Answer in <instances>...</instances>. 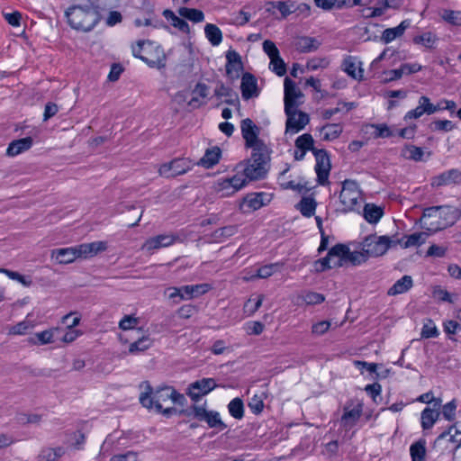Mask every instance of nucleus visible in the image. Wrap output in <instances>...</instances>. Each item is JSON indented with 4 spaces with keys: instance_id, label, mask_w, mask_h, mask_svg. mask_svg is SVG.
Returning a JSON list of instances; mask_svg holds the SVG:
<instances>
[{
    "instance_id": "obj_1",
    "label": "nucleus",
    "mask_w": 461,
    "mask_h": 461,
    "mask_svg": "<svg viewBox=\"0 0 461 461\" xmlns=\"http://www.w3.org/2000/svg\"><path fill=\"white\" fill-rule=\"evenodd\" d=\"M144 392L140 395V402L143 407L155 410L166 416H170L176 412L174 408L175 403L182 404L185 396L178 393L174 388L167 386L152 391L149 384H146Z\"/></svg>"
},
{
    "instance_id": "obj_2",
    "label": "nucleus",
    "mask_w": 461,
    "mask_h": 461,
    "mask_svg": "<svg viewBox=\"0 0 461 461\" xmlns=\"http://www.w3.org/2000/svg\"><path fill=\"white\" fill-rule=\"evenodd\" d=\"M459 214L450 206H432L423 210L420 218L421 227L430 232H436L453 225Z\"/></svg>"
},
{
    "instance_id": "obj_3",
    "label": "nucleus",
    "mask_w": 461,
    "mask_h": 461,
    "mask_svg": "<svg viewBox=\"0 0 461 461\" xmlns=\"http://www.w3.org/2000/svg\"><path fill=\"white\" fill-rule=\"evenodd\" d=\"M66 17L73 29L83 32L94 29L101 19L98 8L91 4L70 6Z\"/></svg>"
},
{
    "instance_id": "obj_4",
    "label": "nucleus",
    "mask_w": 461,
    "mask_h": 461,
    "mask_svg": "<svg viewBox=\"0 0 461 461\" xmlns=\"http://www.w3.org/2000/svg\"><path fill=\"white\" fill-rule=\"evenodd\" d=\"M132 55L149 68L161 69L166 67L167 56L162 47L151 41H138L131 45Z\"/></svg>"
},
{
    "instance_id": "obj_5",
    "label": "nucleus",
    "mask_w": 461,
    "mask_h": 461,
    "mask_svg": "<svg viewBox=\"0 0 461 461\" xmlns=\"http://www.w3.org/2000/svg\"><path fill=\"white\" fill-rule=\"evenodd\" d=\"M270 152L268 149L252 150L251 158L243 168V177L249 180H258L265 177L269 168Z\"/></svg>"
},
{
    "instance_id": "obj_6",
    "label": "nucleus",
    "mask_w": 461,
    "mask_h": 461,
    "mask_svg": "<svg viewBox=\"0 0 461 461\" xmlns=\"http://www.w3.org/2000/svg\"><path fill=\"white\" fill-rule=\"evenodd\" d=\"M339 202L343 212H353L360 207L363 202V194L357 181L346 179L342 182Z\"/></svg>"
},
{
    "instance_id": "obj_7",
    "label": "nucleus",
    "mask_w": 461,
    "mask_h": 461,
    "mask_svg": "<svg viewBox=\"0 0 461 461\" xmlns=\"http://www.w3.org/2000/svg\"><path fill=\"white\" fill-rule=\"evenodd\" d=\"M402 241L394 236L368 235L362 242V249L367 253L369 258H376L384 255L390 248L395 247Z\"/></svg>"
},
{
    "instance_id": "obj_8",
    "label": "nucleus",
    "mask_w": 461,
    "mask_h": 461,
    "mask_svg": "<svg viewBox=\"0 0 461 461\" xmlns=\"http://www.w3.org/2000/svg\"><path fill=\"white\" fill-rule=\"evenodd\" d=\"M348 247L344 244L333 246L327 256L315 262L317 271H324L329 268L340 267L347 264Z\"/></svg>"
},
{
    "instance_id": "obj_9",
    "label": "nucleus",
    "mask_w": 461,
    "mask_h": 461,
    "mask_svg": "<svg viewBox=\"0 0 461 461\" xmlns=\"http://www.w3.org/2000/svg\"><path fill=\"white\" fill-rule=\"evenodd\" d=\"M242 138L245 140V146L252 150H262L268 149L262 140L258 138L259 128L249 118H246L240 122Z\"/></svg>"
},
{
    "instance_id": "obj_10",
    "label": "nucleus",
    "mask_w": 461,
    "mask_h": 461,
    "mask_svg": "<svg viewBox=\"0 0 461 461\" xmlns=\"http://www.w3.org/2000/svg\"><path fill=\"white\" fill-rule=\"evenodd\" d=\"M247 184L243 175L236 174L231 177L219 179L215 184L214 189L221 197H229L242 189Z\"/></svg>"
},
{
    "instance_id": "obj_11",
    "label": "nucleus",
    "mask_w": 461,
    "mask_h": 461,
    "mask_svg": "<svg viewBox=\"0 0 461 461\" xmlns=\"http://www.w3.org/2000/svg\"><path fill=\"white\" fill-rule=\"evenodd\" d=\"M285 133L294 135L303 130L310 122L309 115L298 108L291 109L289 113H285Z\"/></svg>"
},
{
    "instance_id": "obj_12",
    "label": "nucleus",
    "mask_w": 461,
    "mask_h": 461,
    "mask_svg": "<svg viewBox=\"0 0 461 461\" xmlns=\"http://www.w3.org/2000/svg\"><path fill=\"white\" fill-rule=\"evenodd\" d=\"M193 413L194 418L201 421H204L210 428L223 430L226 425L221 420L220 413L215 411H208L204 405H195L193 407Z\"/></svg>"
},
{
    "instance_id": "obj_13",
    "label": "nucleus",
    "mask_w": 461,
    "mask_h": 461,
    "mask_svg": "<svg viewBox=\"0 0 461 461\" xmlns=\"http://www.w3.org/2000/svg\"><path fill=\"white\" fill-rule=\"evenodd\" d=\"M314 157L316 160L315 172L317 174V181L320 185H325L329 183L331 167L330 157L324 149H314Z\"/></svg>"
},
{
    "instance_id": "obj_14",
    "label": "nucleus",
    "mask_w": 461,
    "mask_h": 461,
    "mask_svg": "<svg viewBox=\"0 0 461 461\" xmlns=\"http://www.w3.org/2000/svg\"><path fill=\"white\" fill-rule=\"evenodd\" d=\"M284 88L285 113H289L291 109L298 108L299 104H301V102L298 100L301 99L303 95L302 91L296 86V84L289 77L285 79Z\"/></svg>"
},
{
    "instance_id": "obj_15",
    "label": "nucleus",
    "mask_w": 461,
    "mask_h": 461,
    "mask_svg": "<svg viewBox=\"0 0 461 461\" xmlns=\"http://www.w3.org/2000/svg\"><path fill=\"white\" fill-rule=\"evenodd\" d=\"M270 202L269 194L264 192L248 194L240 204V209L245 212H251L267 205Z\"/></svg>"
},
{
    "instance_id": "obj_16",
    "label": "nucleus",
    "mask_w": 461,
    "mask_h": 461,
    "mask_svg": "<svg viewBox=\"0 0 461 461\" xmlns=\"http://www.w3.org/2000/svg\"><path fill=\"white\" fill-rule=\"evenodd\" d=\"M217 386L214 379L203 378L192 383L188 387L187 394L194 401L198 402L202 396L209 393Z\"/></svg>"
},
{
    "instance_id": "obj_17",
    "label": "nucleus",
    "mask_w": 461,
    "mask_h": 461,
    "mask_svg": "<svg viewBox=\"0 0 461 461\" xmlns=\"http://www.w3.org/2000/svg\"><path fill=\"white\" fill-rule=\"evenodd\" d=\"M241 95L244 100L256 98L260 95V88L258 85V79L251 73H244L240 83Z\"/></svg>"
},
{
    "instance_id": "obj_18",
    "label": "nucleus",
    "mask_w": 461,
    "mask_h": 461,
    "mask_svg": "<svg viewBox=\"0 0 461 461\" xmlns=\"http://www.w3.org/2000/svg\"><path fill=\"white\" fill-rule=\"evenodd\" d=\"M226 75L231 80L238 79L243 71L240 55L235 50L226 52Z\"/></svg>"
},
{
    "instance_id": "obj_19",
    "label": "nucleus",
    "mask_w": 461,
    "mask_h": 461,
    "mask_svg": "<svg viewBox=\"0 0 461 461\" xmlns=\"http://www.w3.org/2000/svg\"><path fill=\"white\" fill-rule=\"evenodd\" d=\"M119 328L122 330V333L119 335L120 339L124 342H130L131 339H135V336L130 333L141 334L144 330L142 325H140L139 319H121L119 322Z\"/></svg>"
},
{
    "instance_id": "obj_20",
    "label": "nucleus",
    "mask_w": 461,
    "mask_h": 461,
    "mask_svg": "<svg viewBox=\"0 0 461 461\" xmlns=\"http://www.w3.org/2000/svg\"><path fill=\"white\" fill-rule=\"evenodd\" d=\"M176 237L173 234H161L156 237L148 239L143 246L142 249L152 251L161 248H167L175 243Z\"/></svg>"
},
{
    "instance_id": "obj_21",
    "label": "nucleus",
    "mask_w": 461,
    "mask_h": 461,
    "mask_svg": "<svg viewBox=\"0 0 461 461\" xmlns=\"http://www.w3.org/2000/svg\"><path fill=\"white\" fill-rule=\"evenodd\" d=\"M185 162L184 159H174L169 163L160 166L158 173L165 177H173L185 173Z\"/></svg>"
},
{
    "instance_id": "obj_22",
    "label": "nucleus",
    "mask_w": 461,
    "mask_h": 461,
    "mask_svg": "<svg viewBox=\"0 0 461 461\" xmlns=\"http://www.w3.org/2000/svg\"><path fill=\"white\" fill-rule=\"evenodd\" d=\"M362 414V405L357 403L354 406H347L344 409V413L341 417V425L347 429H351L356 425Z\"/></svg>"
},
{
    "instance_id": "obj_23",
    "label": "nucleus",
    "mask_w": 461,
    "mask_h": 461,
    "mask_svg": "<svg viewBox=\"0 0 461 461\" xmlns=\"http://www.w3.org/2000/svg\"><path fill=\"white\" fill-rule=\"evenodd\" d=\"M51 258L59 264H69L79 258L77 247L57 249L52 250Z\"/></svg>"
},
{
    "instance_id": "obj_24",
    "label": "nucleus",
    "mask_w": 461,
    "mask_h": 461,
    "mask_svg": "<svg viewBox=\"0 0 461 461\" xmlns=\"http://www.w3.org/2000/svg\"><path fill=\"white\" fill-rule=\"evenodd\" d=\"M77 247L79 258H91L97 255L99 252L106 250L107 244L105 241H94L90 243H83Z\"/></svg>"
},
{
    "instance_id": "obj_25",
    "label": "nucleus",
    "mask_w": 461,
    "mask_h": 461,
    "mask_svg": "<svg viewBox=\"0 0 461 461\" xmlns=\"http://www.w3.org/2000/svg\"><path fill=\"white\" fill-rule=\"evenodd\" d=\"M212 289L211 284L202 283L197 285H188L182 286V292L184 293V299L191 300L194 298L200 297Z\"/></svg>"
},
{
    "instance_id": "obj_26",
    "label": "nucleus",
    "mask_w": 461,
    "mask_h": 461,
    "mask_svg": "<svg viewBox=\"0 0 461 461\" xmlns=\"http://www.w3.org/2000/svg\"><path fill=\"white\" fill-rule=\"evenodd\" d=\"M33 140L31 137L13 140L7 149L6 154L10 157H15L24 151L30 149L32 146Z\"/></svg>"
},
{
    "instance_id": "obj_27",
    "label": "nucleus",
    "mask_w": 461,
    "mask_h": 461,
    "mask_svg": "<svg viewBox=\"0 0 461 461\" xmlns=\"http://www.w3.org/2000/svg\"><path fill=\"white\" fill-rule=\"evenodd\" d=\"M129 343V352L136 354L148 349L151 346V339L149 338L147 330H144L141 334L135 336V339H131Z\"/></svg>"
},
{
    "instance_id": "obj_28",
    "label": "nucleus",
    "mask_w": 461,
    "mask_h": 461,
    "mask_svg": "<svg viewBox=\"0 0 461 461\" xmlns=\"http://www.w3.org/2000/svg\"><path fill=\"white\" fill-rule=\"evenodd\" d=\"M409 27L410 22L408 20H404L396 27L385 29L382 33L381 40L386 44L390 43L396 38L403 35L405 30Z\"/></svg>"
},
{
    "instance_id": "obj_29",
    "label": "nucleus",
    "mask_w": 461,
    "mask_h": 461,
    "mask_svg": "<svg viewBox=\"0 0 461 461\" xmlns=\"http://www.w3.org/2000/svg\"><path fill=\"white\" fill-rule=\"evenodd\" d=\"M342 69L354 79H361L363 77V70L354 57L348 56L343 60Z\"/></svg>"
},
{
    "instance_id": "obj_30",
    "label": "nucleus",
    "mask_w": 461,
    "mask_h": 461,
    "mask_svg": "<svg viewBox=\"0 0 461 461\" xmlns=\"http://www.w3.org/2000/svg\"><path fill=\"white\" fill-rule=\"evenodd\" d=\"M221 151L219 147H212L206 149L204 155L201 158L199 165L205 168H211L215 166L221 158Z\"/></svg>"
},
{
    "instance_id": "obj_31",
    "label": "nucleus",
    "mask_w": 461,
    "mask_h": 461,
    "mask_svg": "<svg viewBox=\"0 0 461 461\" xmlns=\"http://www.w3.org/2000/svg\"><path fill=\"white\" fill-rule=\"evenodd\" d=\"M342 131L343 127L339 123H327L320 129L321 139L326 141L338 139Z\"/></svg>"
},
{
    "instance_id": "obj_32",
    "label": "nucleus",
    "mask_w": 461,
    "mask_h": 461,
    "mask_svg": "<svg viewBox=\"0 0 461 461\" xmlns=\"http://www.w3.org/2000/svg\"><path fill=\"white\" fill-rule=\"evenodd\" d=\"M413 285V281L411 276H403L401 279L397 280L393 285L388 290L389 295L402 294L409 291Z\"/></svg>"
},
{
    "instance_id": "obj_33",
    "label": "nucleus",
    "mask_w": 461,
    "mask_h": 461,
    "mask_svg": "<svg viewBox=\"0 0 461 461\" xmlns=\"http://www.w3.org/2000/svg\"><path fill=\"white\" fill-rule=\"evenodd\" d=\"M426 238L427 234L425 232H415L410 235H405L401 239L402 241L401 243H397V245H401L403 249L419 247L425 243Z\"/></svg>"
},
{
    "instance_id": "obj_34",
    "label": "nucleus",
    "mask_w": 461,
    "mask_h": 461,
    "mask_svg": "<svg viewBox=\"0 0 461 461\" xmlns=\"http://www.w3.org/2000/svg\"><path fill=\"white\" fill-rule=\"evenodd\" d=\"M163 16L173 27L178 29L180 32L185 33H188L190 32L189 24L185 20L176 15L173 11L168 9L164 10Z\"/></svg>"
},
{
    "instance_id": "obj_35",
    "label": "nucleus",
    "mask_w": 461,
    "mask_h": 461,
    "mask_svg": "<svg viewBox=\"0 0 461 461\" xmlns=\"http://www.w3.org/2000/svg\"><path fill=\"white\" fill-rule=\"evenodd\" d=\"M438 408H425L420 416L421 427L423 429H429L433 427L439 417Z\"/></svg>"
},
{
    "instance_id": "obj_36",
    "label": "nucleus",
    "mask_w": 461,
    "mask_h": 461,
    "mask_svg": "<svg viewBox=\"0 0 461 461\" xmlns=\"http://www.w3.org/2000/svg\"><path fill=\"white\" fill-rule=\"evenodd\" d=\"M204 33L212 46H218L222 41V32L215 24L207 23L204 27Z\"/></svg>"
},
{
    "instance_id": "obj_37",
    "label": "nucleus",
    "mask_w": 461,
    "mask_h": 461,
    "mask_svg": "<svg viewBox=\"0 0 461 461\" xmlns=\"http://www.w3.org/2000/svg\"><path fill=\"white\" fill-rule=\"evenodd\" d=\"M79 321L80 319H73L72 323L67 325V330L65 332L60 329L59 339L65 342H72L81 335L83 332L75 329V327L79 324Z\"/></svg>"
},
{
    "instance_id": "obj_38",
    "label": "nucleus",
    "mask_w": 461,
    "mask_h": 461,
    "mask_svg": "<svg viewBox=\"0 0 461 461\" xmlns=\"http://www.w3.org/2000/svg\"><path fill=\"white\" fill-rule=\"evenodd\" d=\"M460 177L461 173L457 169H450L437 176L432 184L436 185H446L452 182H456Z\"/></svg>"
},
{
    "instance_id": "obj_39",
    "label": "nucleus",
    "mask_w": 461,
    "mask_h": 461,
    "mask_svg": "<svg viewBox=\"0 0 461 461\" xmlns=\"http://www.w3.org/2000/svg\"><path fill=\"white\" fill-rule=\"evenodd\" d=\"M382 216H383V210L380 207H378L373 203H366L365 205L364 218L369 223L378 222Z\"/></svg>"
},
{
    "instance_id": "obj_40",
    "label": "nucleus",
    "mask_w": 461,
    "mask_h": 461,
    "mask_svg": "<svg viewBox=\"0 0 461 461\" xmlns=\"http://www.w3.org/2000/svg\"><path fill=\"white\" fill-rule=\"evenodd\" d=\"M438 37L431 32H427L422 34L413 37V43L421 45L427 49H432L438 41Z\"/></svg>"
},
{
    "instance_id": "obj_41",
    "label": "nucleus",
    "mask_w": 461,
    "mask_h": 461,
    "mask_svg": "<svg viewBox=\"0 0 461 461\" xmlns=\"http://www.w3.org/2000/svg\"><path fill=\"white\" fill-rule=\"evenodd\" d=\"M35 338L38 339V343L41 345L54 342L60 338V328L36 333Z\"/></svg>"
},
{
    "instance_id": "obj_42",
    "label": "nucleus",
    "mask_w": 461,
    "mask_h": 461,
    "mask_svg": "<svg viewBox=\"0 0 461 461\" xmlns=\"http://www.w3.org/2000/svg\"><path fill=\"white\" fill-rule=\"evenodd\" d=\"M314 140L310 133H304L299 136L295 140V147L299 151L307 152L309 150L312 151L314 154Z\"/></svg>"
},
{
    "instance_id": "obj_43",
    "label": "nucleus",
    "mask_w": 461,
    "mask_h": 461,
    "mask_svg": "<svg viewBox=\"0 0 461 461\" xmlns=\"http://www.w3.org/2000/svg\"><path fill=\"white\" fill-rule=\"evenodd\" d=\"M401 155L410 160L420 161L424 155V151L421 148L414 145H405L402 149Z\"/></svg>"
},
{
    "instance_id": "obj_44",
    "label": "nucleus",
    "mask_w": 461,
    "mask_h": 461,
    "mask_svg": "<svg viewBox=\"0 0 461 461\" xmlns=\"http://www.w3.org/2000/svg\"><path fill=\"white\" fill-rule=\"evenodd\" d=\"M180 16L193 22L201 23L204 20V14L201 10L194 8L180 7L178 9Z\"/></svg>"
},
{
    "instance_id": "obj_45",
    "label": "nucleus",
    "mask_w": 461,
    "mask_h": 461,
    "mask_svg": "<svg viewBox=\"0 0 461 461\" xmlns=\"http://www.w3.org/2000/svg\"><path fill=\"white\" fill-rule=\"evenodd\" d=\"M269 5L277 9L283 18H286L296 10L295 3L293 1H273Z\"/></svg>"
},
{
    "instance_id": "obj_46",
    "label": "nucleus",
    "mask_w": 461,
    "mask_h": 461,
    "mask_svg": "<svg viewBox=\"0 0 461 461\" xmlns=\"http://www.w3.org/2000/svg\"><path fill=\"white\" fill-rule=\"evenodd\" d=\"M411 461H424L426 456L425 441L420 440L410 447Z\"/></svg>"
},
{
    "instance_id": "obj_47",
    "label": "nucleus",
    "mask_w": 461,
    "mask_h": 461,
    "mask_svg": "<svg viewBox=\"0 0 461 461\" xmlns=\"http://www.w3.org/2000/svg\"><path fill=\"white\" fill-rule=\"evenodd\" d=\"M64 453L65 451L62 447L45 448L41 450L39 461H57Z\"/></svg>"
},
{
    "instance_id": "obj_48",
    "label": "nucleus",
    "mask_w": 461,
    "mask_h": 461,
    "mask_svg": "<svg viewBox=\"0 0 461 461\" xmlns=\"http://www.w3.org/2000/svg\"><path fill=\"white\" fill-rule=\"evenodd\" d=\"M278 268V264H269L259 267L257 273L249 277H244L245 281L253 280L254 278H267L271 276Z\"/></svg>"
},
{
    "instance_id": "obj_49",
    "label": "nucleus",
    "mask_w": 461,
    "mask_h": 461,
    "mask_svg": "<svg viewBox=\"0 0 461 461\" xmlns=\"http://www.w3.org/2000/svg\"><path fill=\"white\" fill-rule=\"evenodd\" d=\"M320 45V41L312 37H302L298 41V47L303 52L314 51Z\"/></svg>"
},
{
    "instance_id": "obj_50",
    "label": "nucleus",
    "mask_w": 461,
    "mask_h": 461,
    "mask_svg": "<svg viewBox=\"0 0 461 461\" xmlns=\"http://www.w3.org/2000/svg\"><path fill=\"white\" fill-rule=\"evenodd\" d=\"M228 410L230 414L237 419L240 420L244 415V405L243 402L240 398H234L228 404Z\"/></svg>"
},
{
    "instance_id": "obj_51",
    "label": "nucleus",
    "mask_w": 461,
    "mask_h": 461,
    "mask_svg": "<svg viewBox=\"0 0 461 461\" xmlns=\"http://www.w3.org/2000/svg\"><path fill=\"white\" fill-rule=\"evenodd\" d=\"M441 18L447 23L454 26H461V11L443 10L440 14Z\"/></svg>"
},
{
    "instance_id": "obj_52",
    "label": "nucleus",
    "mask_w": 461,
    "mask_h": 461,
    "mask_svg": "<svg viewBox=\"0 0 461 461\" xmlns=\"http://www.w3.org/2000/svg\"><path fill=\"white\" fill-rule=\"evenodd\" d=\"M301 213L305 217H311L314 214L316 209V203L312 198L304 197L299 204Z\"/></svg>"
},
{
    "instance_id": "obj_53",
    "label": "nucleus",
    "mask_w": 461,
    "mask_h": 461,
    "mask_svg": "<svg viewBox=\"0 0 461 461\" xmlns=\"http://www.w3.org/2000/svg\"><path fill=\"white\" fill-rule=\"evenodd\" d=\"M125 439V438L116 437L115 434H111L104 440L102 450L108 451L110 448L119 449L120 447L125 445V442H123Z\"/></svg>"
},
{
    "instance_id": "obj_54",
    "label": "nucleus",
    "mask_w": 461,
    "mask_h": 461,
    "mask_svg": "<svg viewBox=\"0 0 461 461\" xmlns=\"http://www.w3.org/2000/svg\"><path fill=\"white\" fill-rule=\"evenodd\" d=\"M269 68L279 77L286 73V65L280 57V54L270 59Z\"/></svg>"
},
{
    "instance_id": "obj_55",
    "label": "nucleus",
    "mask_w": 461,
    "mask_h": 461,
    "mask_svg": "<svg viewBox=\"0 0 461 461\" xmlns=\"http://www.w3.org/2000/svg\"><path fill=\"white\" fill-rule=\"evenodd\" d=\"M430 128L433 131L448 132L456 128V124L449 120H435Z\"/></svg>"
},
{
    "instance_id": "obj_56",
    "label": "nucleus",
    "mask_w": 461,
    "mask_h": 461,
    "mask_svg": "<svg viewBox=\"0 0 461 461\" xmlns=\"http://www.w3.org/2000/svg\"><path fill=\"white\" fill-rule=\"evenodd\" d=\"M34 325L28 320H23L9 329V333L14 335H24L33 329Z\"/></svg>"
},
{
    "instance_id": "obj_57",
    "label": "nucleus",
    "mask_w": 461,
    "mask_h": 461,
    "mask_svg": "<svg viewBox=\"0 0 461 461\" xmlns=\"http://www.w3.org/2000/svg\"><path fill=\"white\" fill-rule=\"evenodd\" d=\"M354 107L353 103H339L335 108L325 109L322 112V117L325 120H330L333 115L339 113L343 109L348 112Z\"/></svg>"
},
{
    "instance_id": "obj_58",
    "label": "nucleus",
    "mask_w": 461,
    "mask_h": 461,
    "mask_svg": "<svg viewBox=\"0 0 461 461\" xmlns=\"http://www.w3.org/2000/svg\"><path fill=\"white\" fill-rule=\"evenodd\" d=\"M368 255L366 251H350L348 249L347 263H351L354 266L361 265L368 259Z\"/></svg>"
},
{
    "instance_id": "obj_59",
    "label": "nucleus",
    "mask_w": 461,
    "mask_h": 461,
    "mask_svg": "<svg viewBox=\"0 0 461 461\" xmlns=\"http://www.w3.org/2000/svg\"><path fill=\"white\" fill-rule=\"evenodd\" d=\"M372 129H374V131L372 132V135L374 138H388L393 136V131L391 129L384 123L381 124H370Z\"/></svg>"
},
{
    "instance_id": "obj_60",
    "label": "nucleus",
    "mask_w": 461,
    "mask_h": 461,
    "mask_svg": "<svg viewBox=\"0 0 461 461\" xmlns=\"http://www.w3.org/2000/svg\"><path fill=\"white\" fill-rule=\"evenodd\" d=\"M214 95L218 98L224 97L225 98L224 102L227 104H233V100H231V98L233 96V91L231 88L224 86L223 84H221L216 86V88L214 90Z\"/></svg>"
},
{
    "instance_id": "obj_61",
    "label": "nucleus",
    "mask_w": 461,
    "mask_h": 461,
    "mask_svg": "<svg viewBox=\"0 0 461 461\" xmlns=\"http://www.w3.org/2000/svg\"><path fill=\"white\" fill-rule=\"evenodd\" d=\"M331 327V323L328 320L317 319L312 324V331L314 335L321 336L328 331Z\"/></svg>"
},
{
    "instance_id": "obj_62",
    "label": "nucleus",
    "mask_w": 461,
    "mask_h": 461,
    "mask_svg": "<svg viewBox=\"0 0 461 461\" xmlns=\"http://www.w3.org/2000/svg\"><path fill=\"white\" fill-rule=\"evenodd\" d=\"M249 407L254 414H259L264 409L263 393L253 395L249 402Z\"/></svg>"
},
{
    "instance_id": "obj_63",
    "label": "nucleus",
    "mask_w": 461,
    "mask_h": 461,
    "mask_svg": "<svg viewBox=\"0 0 461 461\" xmlns=\"http://www.w3.org/2000/svg\"><path fill=\"white\" fill-rule=\"evenodd\" d=\"M432 296L441 302L453 303L452 294L439 285L433 287Z\"/></svg>"
},
{
    "instance_id": "obj_64",
    "label": "nucleus",
    "mask_w": 461,
    "mask_h": 461,
    "mask_svg": "<svg viewBox=\"0 0 461 461\" xmlns=\"http://www.w3.org/2000/svg\"><path fill=\"white\" fill-rule=\"evenodd\" d=\"M263 301L262 295H257L256 297H251L245 303V311L249 314H254L255 312L261 306Z\"/></svg>"
}]
</instances>
